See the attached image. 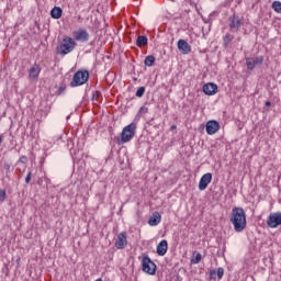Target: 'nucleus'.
<instances>
[{"mask_svg":"<svg viewBox=\"0 0 281 281\" xmlns=\"http://www.w3.org/2000/svg\"><path fill=\"white\" fill-rule=\"evenodd\" d=\"M266 106H271V101H266Z\"/></svg>","mask_w":281,"mask_h":281,"instance_id":"34","label":"nucleus"},{"mask_svg":"<svg viewBox=\"0 0 281 281\" xmlns=\"http://www.w3.org/2000/svg\"><path fill=\"white\" fill-rule=\"evenodd\" d=\"M232 41H234V35L227 33L223 38L224 47H227Z\"/></svg>","mask_w":281,"mask_h":281,"instance_id":"21","label":"nucleus"},{"mask_svg":"<svg viewBox=\"0 0 281 281\" xmlns=\"http://www.w3.org/2000/svg\"><path fill=\"white\" fill-rule=\"evenodd\" d=\"M95 281H102V279H97Z\"/></svg>","mask_w":281,"mask_h":281,"instance_id":"37","label":"nucleus"},{"mask_svg":"<svg viewBox=\"0 0 281 281\" xmlns=\"http://www.w3.org/2000/svg\"><path fill=\"white\" fill-rule=\"evenodd\" d=\"M101 93L100 91H95L93 94H92V100H98V98H100Z\"/></svg>","mask_w":281,"mask_h":281,"instance_id":"31","label":"nucleus"},{"mask_svg":"<svg viewBox=\"0 0 281 281\" xmlns=\"http://www.w3.org/2000/svg\"><path fill=\"white\" fill-rule=\"evenodd\" d=\"M65 91H67V87L65 85L59 86L57 93L58 95H63V93H65Z\"/></svg>","mask_w":281,"mask_h":281,"instance_id":"28","label":"nucleus"},{"mask_svg":"<svg viewBox=\"0 0 281 281\" xmlns=\"http://www.w3.org/2000/svg\"><path fill=\"white\" fill-rule=\"evenodd\" d=\"M72 36L78 43H89L90 35L89 31H87L86 29H79L77 31H74Z\"/></svg>","mask_w":281,"mask_h":281,"instance_id":"6","label":"nucleus"},{"mask_svg":"<svg viewBox=\"0 0 281 281\" xmlns=\"http://www.w3.org/2000/svg\"><path fill=\"white\" fill-rule=\"evenodd\" d=\"M144 65L146 67H153V65H155V56L148 55L144 60Z\"/></svg>","mask_w":281,"mask_h":281,"instance_id":"20","label":"nucleus"},{"mask_svg":"<svg viewBox=\"0 0 281 281\" xmlns=\"http://www.w3.org/2000/svg\"><path fill=\"white\" fill-rule=\"evenodd\" d=\"M2 143H3V138L0 136V146H1Z\"/></svg>","mask_w":281,"mask_h":281,"instance_id":"36","label":"nucleus"},{"mask_svg":"<svg viewBox=\"0 0 281 281\" xmlns=\"http://www.w3.org/2000/svg\"><path fill=\"white\" fill-rule=\"evenodd\" d=\"M30 181H32V172L29 171L25 178V183H30Z\"/></svg>","mask_w":281,"mask_h":281,"instance_id":"30","label":"nucleus"},{"mask_svg":"<svg viewBox=\"0 0 281 281\" xmlns=\"http://www.w3.org/2000/svg\"><path fill=\"white\" fill-rule=\"evenodd\" d=\"M144 93H146V88L139 87L136 91V98H144Z\"/></svg>","mask_w":281,"mask_h":281,"instance_id":"24","label":"nucleus"},{"mask_svg":"<svg viewBox=\"0 0 281 281\" xmlns=\"http://www.w3.org/2000/svg\"><path fill=\"white\" fill-rule=\"evenodd\" d=\"M128 245V240L126 239V232H122L117 235L115 240L116 249H124Z\"/></svg>","mask_w":281,"mask_h":281,"instance_id":"10","label":"nucleus"},{"mask_svg":"<svg viewBox=\"0 0 281 281\" xmlns=\"http://www.w3.org/2000/svg\"><path fill=\"white\" fill-rule=\"evenodd\" d=\"M148 113V108L146 105H143L138 110V115H146Z\"/></svg>","mask_w":281,"mask_h":281,"instance_id":"26","label":"nucleus"},{"mask_svg":"<svg viewBox=\"0 0 281 281\" xmlns=\"http://www.w3.org/2000/svg\"><path fill=\"white\" fill-rule=\"evenodd\" d=\"M210 278H211V280H216V271H212L210 273Z\"/></svg>","mask_w":281,"mask_h":281,"instance_id":"33","label":"nucleus"},{"mask_svg":"<svg viewBox=\"0 0 281 281\" xmlns=\"http://www.w3.org/2000/svg\"><path fill=\"white\" fill-rule=\"evenodd\" d=\"M20 164H27V156H21Z\"/></svg>","mask_w":281,"mask_h":281,"instance_id":"32","label":"nucleus"},{"mask_svg":"<svg viewBox=\"0 0 281 281\" xmlns=\"http://www.w3.org/2000/svg\"><path fill=\"white\" fill-rule=\"evenodd\" d=\"M201 258H202L201 254L198 252L195 257L191 259L192 265H199V262H201Z\"/></svg>","mask_w":281,"mask_h":281,"instance_id":"25","label":"nucleus"},{"mask_svg":"<svg viewBox=\"0 0 281 281\" xmlns=\"http://www.w3.org/2000/svg\"><path fill=\"white\" fill-rule=\"evenodd\" d=\"M137 47H146L148 45V37L140 35L136 40Z\"/></svg>","mask_w":281,"mask_h":281,"instance_id":"18","label":"nucleus"},{"mask_svg":"<svg viewBox=\"0 0 281 281\" xmlns=\"http://www.w3.org/2000/svg\"><path fill=\"white\" fill-rule=\"evenodd\" d=\"M175 128H177V125H172L171 126V130L175 131Z\"/></svg>","mask_w":281,"mask_h":281,"instance_id":"35","label":"nucleus"},{"mask_svg":"<svg viewBox=\"0 0 281 281\" xmlns=\"http://www.w3.org/2000/svg\"><path fill=\"white\" fill-rule=\"evenodd\" d=\"M142 267L144 273H148V276H155V273H157V265H155L153 259L148 256L143 257Z\"/></svg>","mask_w":281,"mask_h":281,"instance_id":"5","label":"nucleus"},{"mask_svg":"<svg viewBox=\"0 0 281 281\" xmlns=\"http://www.w3.org/2000/svg\"><path fill=\"white\" fill-rule=\"evenodd\" d=\"M76 49V41L74 38L67 36L64 37L59 47H57L58 54H61V56H67V54H71Z\"/></svg>","mask_w":281,"mask_h":281,"instance_id":"2","label":"nucleus"},{"mask_svg":"<svg viewBox=\"0 0 281 281\" xmlns=\"http://www.w3.org/2000/svg\"><path fill=\"white\" fill-rule=\"evenodd\" d=\"M178 49L181 52V54H190V52H192V47L186 40L178 41Z\"/></svg>","mask_w":281,"mask_h":281,"instance_id":"14","label":"nucleus"},{"mask_svg":"<svg viewBox=\"0 0 281 281\" xmlns=\"http://www.w3.org/2000/svg\"><path fill=\"white\" fill-rule=\"evenodd\" d=\"M246 67L247 69H249V71H254V69H256V61H254V58L248 57L246 58Z\"/></svg>","mask_w":281,"mask_h":281,"instance_id":"19","label":"nucleus"},{"mask_svg":"<svg viewBox=\"0 0 281 281\" xmlns=\"http://www.w3.org/2000/svg\"><path fill=\"white\" fill-rule=\"evenodd\" d=\"M272 10H274V12H278V14H281V2L280 1L272 2Z\"/></svg>","mask_w":281,"mask_h":281,"instance_id":"22","label":"nucleus"},{"mask_svg":"<svg viewBox=\"0 0 281 281\" xmlns=\"http://www.w3.org/2000/svg\"><path fill=\"white\" fill-rule=\"evenodd\" d=\"M267 225L271 229H276V227H280V225H281V212L271 213L268 216Z\"/></svg>","mask_w":281,"mask_h":281,"instance_id":"7","label":"nucleus"},{"mask_svg":"<svg viewBox=\"0 0 281 281\" xmlns=\"http://www.w3.org/2000/svg\"><path fill=\"white\" fill-rule=\"evenodd\" d=\"M41 66L38 64H34L30 69H29V78L30 80H36L38 76H41Z\"/></svg>","mask_w":281,"mask_h":281,"instance_id":"12","label":"nucleus"},{"mask_svg":"<svg viewBox=\"0 0 281 281\" xmlns=\"http://www.w3.org/2000/svg\"><path fill=\"white\" fill-rule=\"evenodd\" d=\"M161 223V214L159 212H155L153 216L148 220V225L150 227H157Z\"/></svg>","mask_w":281,"mask_h":281,"instance_id":"15","label":"nucleus"},{"mask_svg":"<svg viewBox=\"0 0 281 281\" xmlns=\"http://www.w3.org/2000/svg\"><path fill=\"white\" fill-rule=\"evenodd\" d=\"M135 131H137V123H131L125 126L121 133V144L131 142V139L135 137Z\"/></svg>","mask_w":281,"mask_h":281,"instance_id":"3","label":"nucleus"},{"mask_svg":"<svg viewBox=\"0 0 281 281\" xmlns=\"http://www.w3.org/2000/svg\"><path fill=\"white\" fill-rule=\"evenodd\" d=\"M229 221L233 224L234 231L240 234L247 228V214L243 207H234L229 215Z\"/></svg>","mask_w":281,"mask_h":281,"instance_id":"1","label":"nucleus"},{"mask_svg":"<svg viewBox=\"0 0 281 281\" xmlns=\"http://www.w3.org/2000/svg\"><path fill=\"white\" fill-rule=\"evenodd\" d=\"M5 201V190L0 189V203H3Z\"/></svg>","mask_w":281,"mask_h":281,"instance_id":"29","label":"nucleus"},{"mask_svg":"<svg viewBox=\"0 0 281 281\" xmlns=\"http://www.w3.org/2000/svg\"><path fill=\"white\" fill-rule=\"evenodd\" d=\"M171 1H175V0H171Z\"/></svg>","mask_w":281,"mask_h":281,"instance_id":"38","label":"nucleus"},{"mask_svg":"<svg viewBox=\"0 0 281 281\" xmlns=\"http://www.w3.org/2000/svg\"><path fill=\"white\" fill-rule=\"evenodd\" d=\"M210 183H212V173L207 172L204 173L199 182V190L203 191V190H207V186H210Z\"/></svg>","mask_w":281,"mask_h":281,"instance_id":"9","label":"nucleus"},{"mask_svg":"<svg viewBox=\"0 0 281 281\" xmlns=\"http://www.w3.org/2000/svg\"><path fill=\"white\" fill-rule=\"evenodd\" d=\"M252 60L255 61V65L258 67H261L262 63H265V56H257L255 58H252Z\"/></svg>","mask_w":281,"mask_h":281,"instance_id":"23","label":"nucleus"},{"mask_svg":"<svg viewBox=\"0 0 281 281\" xmlns=\"http://www.w3.org/2000/svg\"><path fill=\"white\" fill-rule=\"evenodd\" d=\"M221 131V124L217 121L211 120L206 122L207 135H216Z\"/></svg>","mask_w":281,"mask_h":281,"instance_id":"8","label":"nucleus"},{"mask_svg":"<svg viewBox=\"0 0 281 281\" xmlns=\"http://www.w3.org/2000/svg\"><path fill=\"white\" fill-rule=\"evenodd\" d=\"M216 276H217L218 280H223V276H225V270L223 268H218Z\"/></svg>","mask_w":281,"mask_h":281,"instance_id":"27","label":"nucleus"},{"mask_svg":"<svg viewBox=\"0 0 281 281\" xmlns=\"http://www.w3.org/2000/svg\"><path fill=\"white\" fill-rule=\"evenodd\" d=\"M89 80V71L79 70L77 71L70 82V87H82Z\"/></svg>","mask_w":281,"mask_h":281,"instance_id":"4","label":"nucleus"},{"mask_svg":"<svg viewBox=\"0 0 281 281\" xmlns=\"http://www.w3.org/2000/svg\"><path fill=\"white\" fill-rule=\"evenodd\" d=\"M157 254H158V256H164L165 254H168V240L162 239L157 245Z\"/></svg>","mask_w":281,"mask_h":281,"instance_id":"16","label":"nucleus"},{"mask_svg":"<svg viewBox=\"0 0 281 281\" xmlns=\"http://www.w3.org/2000/svg\"><path fill=\"white\" fill-rule=\"evenodd\" d=\"M228 22H229L231 30H238L240 27V25L243 24L240 22V18L236 14L231 15L228 18Z\"/></svg>","mask_w":281,"mask_h":281,"instance_id":"13","label":"nucleus"},{"mask_svg":"<svg viewBox=\"0 0 281 281\" xmlns=\"http://www.w3.org/2000/svg\"><path fill=\"white\" fill-rule=\"evenodd\" d=\"M203 93H205V95H216V93H218V86L216 83H205L203 86Z\"/></svg>","mask_w":281,"mask_h":281,"instance_id":"11","label":"nucleus"},{"mask_svg":"<svg viewBox=\"0 0 281 281\" xmlns=\"http://www.w3.org/2000/svg\"><path fill=\"white\" fill-rule=\"evenodd\" d=\"M52 19H60L63 16V9L60 7H54L50 11Z\"/></svg>","mask_w":281,"mask_h":281,"instance_id":"17","label":"nucleus"}]
</instances>
